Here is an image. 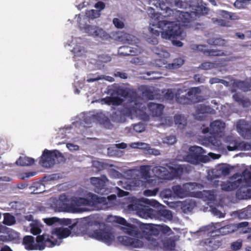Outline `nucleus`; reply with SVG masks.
Returning <instances> with one entry per match:
<instances>
[{
    "label": "nucleus",
    "instance_id": "nucleus-2",
    "mask_svg": "<svg viewBox=\"0 0 251 251\" xmlns=\"http://www.w3.org/2000/svg\"><path fill=\"white\" fill-rule=\"evenodd\" d=\"M126 99L127 101V105L121 112L124 115L130 116L132 119L139 117L143 120H147L148 116L147 111L153 117H159L162 114L164 109L162 104L150 102L147 104V109L146 104L137 96L136 93L128 94Z\"/></svg>",
    "mask_w": 251,
    "mask_h": 251
},
{
    "label": "nucleus",
    "instance_id": "nucleus-54",
    "mask_svg": "<svg viewBox=\"0 0 251 251\" xmlns=\"http://www.w3.org/2000/svg\"><path fill=\"white\" fill-rule=\"evenodd\" d=\"M176 141V138L175 136H168L164 138L163 142L170 145H173Z\"/></svg>",
    "mask_w": 251,
    "mask_h": 251
},
{
    "label": "nucleus",
    "instance_id": "nucleus-21",
    "mask_svg": "<svg viewBox=\"0 0 251 251\" xmlns=\"http://www.w3.org/2000/svg\"><path fill=\"white\" fill-rule=\"evenodd\" d=\"M241 183V179L238 176H233L228 180L221 184L222 189L225 191H231L235 189Z\"/></svg>",
    "mask_w": 251,
    "mask_h": 251
},
{
    "label": "nucleus",
    "instance_id": "nucleus-50",
    "mask_svg": "<svg viewBox=\"0 0 251 251\" xmlns=\"http://www.w3.org/2000/svg\"><path fill=\"white\" fill-rule=\"evenodd\" d=\"M213 22L217 25L223 26H230V23L229 21H226L222 19H219L218 18H213L212 19Z\"/></svg>",
    "mask_w": 251,
    "mask_h": 251
},
{
    "label": "nucleus",
    "instance_id": "nucleus-48",
    "mask_svg": "<svg viewBox=\"0 0 251 251\" xmlns=\"http://www.w3.org/2000/svg\"><path fill=\"white\" fill-rule=\"evenodd\" d=\"M233 98L235 100L240 102L244 107H248L250 105V102L249 100L243 99L242 96L238 94H234L233 96Z\"/></svg>",
    "mask_w": 251,
    "mask_h": 251
},
{
    "label": "nucleus",
    "instance_id": "nucleus-22",
    "mask_svg": "<svg viewBox=\"0 0 251 251\" xmlns=\"http://www.w3.org/2000/svg\"><path fill=\"white\" fill-rule=\"evenodd\" d=\"M238 132L245 138L251 137V125L245 120H240L236 126Z\"/></svg>",
    "mask_w": 251,
    "mask_h": 251
},
{
    "label": "nucleus",
    "instance_id": "nucleus-32",
    "mask_svg": "<svg viewBox=\"0 0 251 251\" xmlns=\"http://www.w3.org/2000/svg\"><path fill=\"white\" fill-rule=\"evenodd\" d=\"M201 245L204 247L208 251H212L217 249L219 247V243L214 238H209L201 242Z\"/></svg>",
    "mask_w": 251,
    "mask_h": 251
},
{
    "label": "nucleus",
    "instance_id": "nucleus-61",
    "mask_svg": "<svg viewBox=\"0 0 251 251\" xmlns=\"http://www.w3.org/2000/svg\"><path fill=\"white\" fill-rule=\"evenodd\" d=\"M147 154L157 156L160 154V152L159 150L151 148L150 147V149L148 150Z\"/></svg>",
    "mask_w": 251,
    "mask_h": 251
},
{
    "label": "nucleus",
    "instance_id": "nucleus-43",
    "mask_svg": "<svg viewBox=\"0 0 251 251\" xmlns=\"http://www.w3.org/2000/svg\"><path fill=\"white\" fill-rule=\"evenodd\" d=\"M130 146L132 148L139 149L144 150L146 154L147 153L148 150L150 148V145L143 142L132 143L130 144Z\"/></svg>",
    "mask_w": 251,
    "mask_h": 251
},
{
    "label": "nucleus",
    "instance_id": "nucleus-51",
    "mask_svg": "<svg viewBox=\"0 0 251 251\" xmlns=\"http://www.w3.org/2000/svg\"><path fill=\"white\" fill-rule=\"evenodd\" d=\"M9 241L16 240L19 239V234L17 232L10 229L7 233Z\"/></svg>",
    "mask_w": 251,
    "mask_h": 251
},
{
    "label": "nucleus",
    "instance_id": "nucleus-56",
    "mask_svg": "<svg viewBox=\"0 0 251 251\" xmlns=\"http://www.w3.org/2000/svg\"><path fill=\"white\" fill-rule=\"evenodd\" d=\"M181 91V90L178 91L177 93L175 94L174 92L172 89L167 90L165 94V97L168 99L172 100L174 98L175 95L176 97V95L178 93H180Z\"/></svg>",
    "mask_w": 251,
    "mask_h": 251
},
{
    "label": "nucleus",
    "instance_id": "nucleus-59",
    "mask_svg": "<svg viewBox=\"0 0 251 251\" xmlns=\"http://www.w3.org/2000/svg\"><path fill=\"white\" fill-rule=\"evenodd\" d=\"M158 192V189H155L153 190H146L144 192V195L145 196L150 197L155 196Z\"/></svg>",
    "mask_w": 251,
    "mask_h": 251
},
{
    "label": "nucleus",
    "instance_id": "nucleus-35",
    "mask_svg": "<svg viewBox=\"0 0 251 251\" xmlns=\"http://www.w3.org/2000/svg\"><path fill=\"white\" fill-rule=\"evenodd\" d=\"M172 191L175 197L179 198H183L186 197V192L183 186L181 187L178 185L174 186L172 187Z\"/></svg>",
    "mask_w": 251,
    "mask_h": 251
},
{
    "label": "nucleus",
    "instance_id": "nucleus-42",
    "mask_svg": "<svg viewBox=\"0 0 251 251\" xmlns=\"http://www.w3.org/2000/svg\"><path fill=\"white\" fill-rule=\"evenodd\" d=\"M184 63V60L181 58H177L171 64H168L165 67L169 70H173L180 68Z\"/></svg>",
    "mask_w": 251,
    "mask_h": 251
},
{
    "label": "nucleus",
    "instance_id": "nucleus-18",
    "mask_svg": "<svg viewBox=\"0 0 251 251\" xmlns=\"http://www.w3.org/2000/svg\"><path fill=\"white\" fill-rule=\"evenodd\" d=\"M106 221L110 223L115 222L122 225V229L126 233H131L133 230V225L127 223L126 220L122 217L110 215L107 218Z\"/></svg>",
    "mask_w": 251,
    "mask_h": 251
},
{
    "label": "nucleus",
    "instance_id": "nucleus-64",
    "mask_svg": "<svg viewBox=\"0 0 251 251\" xmlns=\"http://www.w3.org/2000/svg\"><path fill=\"white\" fill-rule=\"evenodd\" d=\"M93 165L94 167L97 168L98 170H100L104 168L103 164L99 161H94Z\"/></svg>",
    "mask_w": 251,
    "mask_h": 251
},
{
    "label": "nucleus",
    "instance_id": "nucleus-27",
    "mask_svg": "<svg viewBox=\"0 0 251 251\" xmlns=\"http://www.w3.org/2000/svg\"><path fill=\"white\" fill-rule=\"evenodd\" d=\"M95 7L98 10L92 9L86 12V15L88 19H94L99 18L100 15V11L104 8L105 4L103 2L99 1L95 4Z\"/></svg>",
    "mask_w": 251,
    "mask_h": 251
},
{
    "label": "nucleus",
    "instance_id": "nucleus-52",
    "mask_svg": "<svg viewBox=\"0 0 251 251\" xmlns=\"http://www.w3.org/2000/svg\"><path fill=\"white\" fill-rule=\"evenodd\" d=\"M113 24L118 28L122 29L125 26L124 20L122 18H114L113 20Z\"/></svg>",
    "mask_w": 251,
    "mask_h": 251
},
{
    "label": "nucleus",
    "instance_id": "nucleus-25",
    "mask_svg": "<svg viewBox=\"0 0 251 251\" xmlns=\"http://www.w3.org/2000/svg\"><path fill=\"white\" fill-rule=\"evenodd\" d=\"M230 151L235 150L247 151L251 150V142L234 141L227 146Z\"/></svg>",
    "mask_w": 251,
    "mask_h": 251
},
{
    "label": "nucleus",
    "instance_id": "nucleus-58",
    "mask_svg": "<svg viewBox=\"0 0 251 251\" xmlns=\"http://www.w3.org/2000/svg\"><path fill=\"white\" fill-rule=\"evenodd\" d=\"M219 15L224 18H225L226 19H231V20H234L235 19L232 18V16L231 15V14L229 12H227L226 11H220L219 13Z\"/></svg>",
    "mask_w": 251,
    "mask_h": 251
},
{
    "label": "nucleus",
    "instance_id": "nucleus-9",
    "mask_svg": "<svg viewBox=\"0 0 251 251\" xmlns=\"http://www.w3.org/2000/svg\"><path fill=\"white\" fill-rule=\"evenodd\" d=\"M151 167L150 166H141L140 171H131L130 174L135 176L131 183L135 186H146L147 184L155 185L156 180L150 175Z\"/></svg>",
    "mask_w": 251,
    "mask_h": 251
},
{
    "label": "nucleus",
    "instance_id": "nucleus-49",
    "mask_svg": "<svg viewBox=\"0 0 251 251\" xmlns=\"http://www.w3.org/2000/svg\"><path fill=\"white\" fill-rule=\"evenodd\" d=\"M96 101V102L100 101L102 104H103V103H106V104H112L114 105L118 104L120 103L119 100H117L116 99H114L113 98H111V97H107L105 99L98 100Z\"/></svg>",
    "mask_w": 251,
    "mask_h": 251
},
{
    "label": "nucleus",
    "instance_id": "nucleus-57",
    "mask_svg": "<svg viewBox=\"0 0 251 251\" xmlns=\"http://www.w3.org/2000/svg\"><path fill=\"white\" fill-rule=\"evenodd\" d=\"M58 220V218L54 217L52 218L44 219V221L45 223H46L48 225L50 226L57 222Z\"/></svg>",
    "mask_w": 251,
    "mask_h": 251
},
{
    "label": "nucleus",
    "instance_id": "nucleus-11",
    "mask_svg": "<svg viewBox=\"0 0 251 251\" xmlns=\"http://www.w3.org/2000/svg\"><path fill=\"white\" fill-rule=\"evenodd\" d=\"M169 169L168 170L162 166H155L152 169V172L155 177L162 179L171 180L174 177L180 175L183 172V169L180 165H167Z\"/></svg>",
    "mask_w": 251,
    "mask_h": 251
},
{
    "label": "nucleus",
    "instance_id": "nucleus-15",
    "mask_svg": "<svg viewBox=\"0 0 251 251\" xmlns=\"http://www.w3.org/2000/svg\"><path fill=\"white\" fill-rule=\"evenodd\" d=\"M233 167L228 164H221L216 166L212 170H209L207 171V179L212 180L215 178L226 176L229 175Z\"/></svg>",
    "mask_w": 251,
    "mask_h": 251
},
{
    "label": "nucleus",
    "instance_id": "nucleus-62",
    "mask_svg": "<svg viewBox=\"0 0 251 251\" xmlns=\"http://www.w3.org/2000/svg\"><path fill=\"white\" fill-rule=\"evenodd\" d=\"M162 124L164 126H171L173 123L171 118L169 117L162 119Z\"/></svg>",
    "mask_w": 251,
    "mask_h": 251
},
{
    "label": "nucleus",
    "instance_id": "nucleus-10",
    "mask_svg": "<svg viewBox=\"0 0 251 251\" xmlns=\"http://www.w3.org/2000/svg\"><path fill=\"white\" fill-rule=\"evenodd\" d=\"M189 152L183 151L179 152L177 156V160L181 161H186L192 164L197 165L203 161L204 150L201 147L193 146L190 147Z\"/></svg>",
    "mask_w": 251,
    "mask_h": 251
},
{
    "label": "nucleus",
    "instance_id": "nucleus-41",
    "mask_svg": "<svg viewBox=\"0 0 251 251\" xmlns=\"http://www.w3.org/2000/svg\"><path fill=\"white\" fill-rule=\"evenodd\" d=\"M160 240L156 239L153 237H150L148 240V248L152 249H157L162 248L161 244L160 243Z\"/></svg>",
    "mask_w": 251,
    "mask_h": 251
},
{
    "label": "nucleus",
    "instance_id": "nucleus-24",
    "mask_svg": "<svg viewBox=\"0 0 251 251\" xmlns=\"http://www.w3.org/2000/svg\"><path fill=\"white\" fill-rule=\"evenodd\" d=\"M117 39L123 43L131 44L135 46L138 40L134 36L124 32H119L117 33Z\"/></svg>",
    "mask_w": 251,
    "mask_h": 251
},
{
    "label": "nucleus",
    "instance_id": "nucleus-55",
    "mask_svg": "<svg viewBox=\"0 0 251 251\" xmlns=\"http://www.w3.org/2000/svg\"><path fill=\"white\" fill-rule=\"evenodd\" d=\"M242 245V241L240 239L237 240L236 242H233L231 247L233 250L237 251L241 249Z\"/></svg>",
    "mask_w": 251,
    "mask_h": 251
},
{
    "label": "nucleus",
    "instance_id": "nucleus-31",
    "mask_svg": "<svg viewBox=\"0 0 251 251\" xmlns=\"http://www.w3.org/2000/svg\"><path fill=\"white\" fill-rule=\"evenodd\" d=\"M236 196L240 200L251 198V186L247 185L240 187L236 193Z\"/></svg>",
    "mask_w": 251,
    "mask_h": 251
},
{
    "label": "nucleus",
    "instance_id": "nucleus-30",
    "mask_svg": "<svg viewBox=\"0 0 251 251\" xmlns=\"http://www.w3.org/2000/svg\"><path fill=\"white\" fill-rule=\"evenodd\" d=\"M155 215V220H159L164 222L172 220L173 217L172 212L165 209L156 210V213Z\"/></svg>",
    "mask_w": 251,
    "mask_h": 251
},
{
    "label": "nucleus",
    "instance_id": "nucleus-34",
    "mask_svg": "<svg viewBox=\"0 0 251 251\" xmlns=\"http://www.w3.org/2000/svg\"><path fill=\"white\" fill-rule=\"evenodd\" d=\"M212 112V109L209 106L199 104L196 109V113H194V116L195 119L201 120L202 116L200 115L201 114L210 113Z\"/></svg>",
    "mask_w": 251,
    "mask_h": 251
},
{
    "label": "nucleus",
    "instance_id": "nucleus-3",
    "mask_svg": "<svg viewBox=\"0 0 251 251\" xmlns=\"http://www.w3.org/2000/svg\"><path fill=\"white\" fill-rule=\"evenodd\" d=\"M72 226L69 227H60L54 229L50 235L45 234L38 236L36 242L34 238L31 236H26L23 239V244L27 250H43L45 247H52L59 245L62 239L68 237L71 234Z\"/></svg>",
    "mask_w": 251,
    "mask_h": 251
},
{
    "label": "nucleus",
    "instance_id": "nucleus-63",
    "mask_svg": "<svg viewBox=\"0 0 251 251\" xmlns=\"http://www.w3.org/2000/svg\"><path fill=\"white\" fill-rule=\"evenodd\" d=\"M234 6L239 8H244L246 6V4L242 0H236L234 2Z\"/></svg>",
    "mask_w": 251,
    "mask_h": 251
},
{
    "label": "nucleus",
    "instance_id": "nucleus-33",
    "mask_svg": "<svg viewBox=\"0 0 251 251\" xmlns=\"http://www.w3.org/2000/svg\"><path fill=\"white\" fill-rule=\"evenodd\" d=\"M176 241L175 237H165L161 241L162 247L168 251H174L176 246Z\"/></svg>",
    "mask_w": 251,
    "mask_h": 251
},
{
    "label": "nucleus",
    "instance_id": "nucleus-16",
    "mask_svg": "<svg viewBox=\"0 0 251 251\" xmlns=\"http://www.w3.org/2000/svg\"><path fill=\"white\" fill-rule=\"evenodd\" d=\"M145 228L143 231L150 235H158L159 232H161L164 235H171L173 232L171 229L166 225H156L155 226H152L150 225H144L141 227Z\"/></svg>",
    "mask_w": 251,
    "mask_h": 251
},
{
    "label": "nucleus",
    "instance_id": "nucleus-40",
    "mask_svg": "<svg viewBox=\"0 0 251 251\" xmlns=\"http://www.w3.org/2000/svg\"><path fill=\"white\" fill-rule=\"evenodd\" d=\"M152 51L155 54L158 55V57L160 58H167L170 56L169 53L162 47H154L152 49Z\"/></svg>",
    "mask_w": 251,
    "mask_h": 251
},
{
    "label": "nucleus",
    "instance_id": "nucleus-44",
    "mask_svg": "<svg viewBox=\"0 0 251 251\" xmlns=\"http://www.w3.org/2000/svg\"><path fill=\"white\" fill-rule=\"evenodd\" d=\"M30 232L34 235H37L41 232V225L36 221H32L30 224Z\"/></svg>",
    "mask_w": 251,
    "mask_h": 251
},
{
    "label": "nucleus",
    "instance_id": "nucleus-45",
    "mask_svg": "<svg viewBox=\"0 0 251 251\" xmlns=\"http://www.w3.org/2000/svg\"><path fill=\"white\" fill-rule=\"evenodd\" d=\"M3 223L7 226H12L16 223L15 217L9 213H4L3 215Z\"/></svg>",
    "mask_w": 251,
    "mask_h": 251
},
{
    "label": "nucleus",
    "instance_id": "nucleus-46",
    "mask_svg": "<svg viewBox=\"0 0 251 251\" xmlns=\"http://www.w3.org/2000/svg\"><path fill=\"white\" fill-rule=\"evenodd\" d=\"M232 84L234 87H236L244 91H247L250 89V87L247 82L239 80H236L234 81Z\"/></svg>",
    "mask_w": 251,
    "mask_h": 251
},
{
    "label": "nucleus",
    "instance_id": "nucleus-47",
    "mask_svg": "<svg viewBox=\"0 0 251 251\" xmlns=\"http://www.w3.org/2000/svg\"><path fill=\"white\" fill-rule=\"evenodd\" d=\"M221 208L222 207L219 206L217 207L210 206L209 211H211L214 216L218 218H224L225 216V213L220 210Z\"/></svg>",
    "mask_w": 251,
    "mask_h": 251
},
{
    "label": "nucleus",
    "instance_id": "nucleus-1",
    "mask_svg": "<svg viewBox=\"0 0 251 251\" xmlns=\"http://www.w3.org/2000/svg\"><path fill=\"white\" fill-rule=\"evenodd\" d=\"M150 17L148 27V34L146 36L147 41L154 45L158 43V37L161 33V37L165 39L171 40L173 45L182 47V43L179 40H183L186 34L180 25L181 22L170 21L163 20L161 14L155 12L152 7L148 10Z\"/></svg>",
    "mask_w": 251,
    "mask_h": 251
},
{
    "label": "nucleus",
    "instance_id": "nucleus-39",
    "mask_svg": "<svg viewBox=\"0 0 251 251\" xmlns=\"http://www.w3.org/2000/svg\"><path fill=\"white\" fill-rule=\"evenodd\" d=\"M175 123L177 127L182 129L186 125V119L183 116L177 115L175 116Z\"/></svg>",
    "mask_w": 251,
    "mask_h": 251
},
{
    "label": "nucleus",
    "instance_id": "nucleus-38",
    "mask_svg": "<svg viewBox=\"0 0 251 251\" xmlns=\"http://www.w3.org/2000/svg\"><path fill=\"white\" fill-rule=\"evenodd\" d=\"M221 64L219 63H211L208 62H205L202 63L200 66V68L202 70H209L213 69H218L220 71L221 70L220 69V67L221 66Z\"/></svg>",
    "mask_w": 251,
    "mask_h": 251
},
{
    "label": "nucleus",
    "instance_id": "nucleus-29",
    "mask_svg": "<svg viewBox=\"0 0 251 251\" xmlns=\"http://www.w3.org/2000/svg\"><path fill=\"white\" fill-rule=\"evenodd\" d=\"M177 207H179L183 212H191L196 206L195 202L193 200H187L184 201H178L176 202Z\"/></svg>",
    "mask_w": 251,
    "mask_h": 251
},
{
    "label": "nucleus",
    "instance_id": "nucleus-53",
    "mask_svg": "<svg viewBox=\"0 0 251 251\" xmlns=\"http://www.w3.org/2000/svg\"><path fill=\"white\" fill-rule=\"evenodd\" d=\"M153 88L151 87H146L145 91L143 92V96L147 99H152L153 98L154 95L152 93V90Z\"/></svg>",
    "mask_w": 251,
    "mask_h": 251
},
{
    "label": "nucleus",
    "instance_id": "nucleus-8",
    "mask_svg": "<svg viewBox=\"0 0 251 251\" xmlns=\"http://www.w3.org/2000/svg\"><path fill=\"white\" fill-rule=\"evenodd\" d=\"M248 225V223L246 222L239 223L237 226L234 225L222 226L220 223H212L207 226L201 227L195 233L203 234L205 231H208V233L214 234L215 235H225L233 232L236 230L237 227L239 228L246 227Z\"/></svg>",
    "mask_w": 251,
    "mask_h": 251
},
{
    "label": "nucleus",
    "instance_id": "nucleus-4",
    "mask_svg": "<svg viewBox=\"0 0 251 251\" xmlns=\"http://www.w3.org/2000/svg\"><path fill=\"white\" fill-rule=\"evenodd\" d=\"M116 197L111 195L105 197H99L97 195L89 193L86 198L74 197L72 202L77 207L88 206L93 209H104L116 204Z\"/></svg>",
    "mask_w": 251,
    "mask_h": 251
},
{
    "label": "nucleus",
    "instance_id": "nucleus-60",
    "mask_svg": "<svg viewBox=\"0 0 251 251\" xmlns=\"http://www.w3.org/2000/svg\"><path fill=\"white\" fill-rule=\"evenodd\" d=\"M134 130L137 132H142L145 130V126L142 124H136L133 126Z\"/></svg>",
    "mask_w": 251,
    "mask_h": 251
},
{
    "label": "nucleus",
    "instance_id": "nucleus-5",
    "mask_svg": "<svg viewBox=\"0 0 251 251\" xmlns=\"http://www.w3.org/2000/svg\"><path fill=\"white\" fill-rule=\"evenodd\" d=\"M80 223L86 226H98L96 229L89 232V236L108 245L111 244L115 239L114 234L108 229L104 227V225L100 224L94 217H85L80 220Z\"/></svg>",
    "mask_w": 251,
    "mask_h": 251
},
{
    "label": "nucleus",
    "instance_id": "nucleus-28",
    "mask_svg": "<svg viewBox=\"0 0 251 251\" xmlns=\"http://www.w3.org/2000/svg\"><path fill=\"white\" fill-rule=\"evenodd\" d=\"M75 18L80 30L85 33L88 28V27L91 25L88 24L89 19L86 16V14L82 13L76 15Z\"/></svg>",
    "mask_w": 251,
    "mask_h": 251
},
{
    "label": "nucleus",
    "instance_id": "nucleus-7",
    "mask_svg": "<svg viewBox=\"0 0 251 251\" xmlns=\"http://www.w3.org/2000/svg\"><path fill=\"white\" fill-rule=\"evenodd\" d=\"M141 225L140 226V229L142 231L143 233L141 234L140 231L137 230L135 226L133 225V230L131 233H128V234L132 235V237H128L127 236H119L118 238V240L122 245L127 246L130 248L136 249H142L147 248L145 241L146 239L143 237V236L147 234L143 231L145 230V228L142 229L141 227L143 226Z\"/></svg>",
    "mask_w": 251,
    "mask_h": 251
},
{
    "label": "nucleus",
    "instance_id": "nucleus-20",
    "mask_svg": "<svg viewBox=\"0 0 251 251\" xmlns=\"http://www.w3.org/2000/svg\"><path fill=\"white\" fill-rule=\"evenodd\" d=\"M225 128V123L220 120H216L210 124V128L206 127L202 129L203 133L209 132L211 134H219Z\"/></svg>",
    "mask_w": 251,
    "mask_h": 251
},
{
    "label": "nucleus",
    "instance_id": "nucleus-36",
    "mask_svg": "<svg viewBox=\"0 0 251 251\" xmlns=\"http://www.w3.org/2000/svg\"><path fill=\"white\" fill-rule=\"evenodd\" d=\"M34 163V159L26 156H20L16 162L18 165L20 166H30Z\"/></svg>",
    "mask_w": 251,
    "mask_h": 251
},
{
    "label": "nucleus",
    "instance_id": "nucleus-13",
    "mask_svg": "<svg viewBox=\"0 0 251 251\" xmlns=\"http://www.w3.org/2000/svg\"><path fill=\"white\" fill-rule=\"evenodd\" d=\"M200 89L194 87L190 89L187 93L181 90L176 95V99L178 102L183 104L188 103L189 101L197 102L203 100L200 95Z\"/></svg>",
    "mask_w": 251,
    "mask_h": 251
},
{
    "label": "nucleus",
    "instance_id": "nucleus-26",
    "mask_svg": "<svg viewBox=\"0 0 251 251\" xmlns=\"http://www.w3.org/2000/svg\"><path fill=\"white\" fill-rule=\"evenodd\" d=\"M107 180L105 176H102L101 178L99 177H92L91 183L96 187L95 191L98 193L102 194L104 191V186L106 181Z\"/></svg>",
    "mask_w": 251,
    "mask_h": 251
},
{
    "label": "nucleus",
    "instance_id": "nucleus-23",
    "mask_svg": "<svg viewBox=\"0 0 251 251\" xmlns=\"http://www.w3.org/2000/svg\"><path fill=\"white\" fill-rule=\"evenodd\" d=\"M142 49L138 46H123L119 48L118 53L121 55H136L141 53Z\"/></svg>",
    "mask_w": 251,
    "mask_h": 251
},
{
    "label": "nucleus",
    "instance_id": "nucleus-12",
    "mask_svg": "<svg viewBox=\"0 0 251 251\" xmlns=\"http://www.w3.org/2000/svg\"><path fill=\"white\" fill-rule=\"evenodd\" d=\"M183 187L186 192V196L189 194L191 196L199 197L203 200V201H214L216 195L213 191H203L201 190L202 189V186L196 183H187L183 184Z\"/></svg>",
    "mask_w": 251,
    "mask_h": 251
},
{
    "label": "nucleus",
    "instance_id": "nucleus-6",
    "mask_svg": "<svg viewBox=\"0 0 251 251\" xmlns=\"http://www.w3.org/2000/svg\"><path fill=\"white\" fill-rule=\"evenodd\" d=\"M143 204L156 207L159 205V203L155 200L142 198L139 199H134L132 203L129 205L128 208L129 210L136 211L137 214L142 218L154 219L156 210L148 206H143Z\"/></svg>",
    "mask_w": 251,
    "mask_h": 251
},
{
    "label": "nucleus",
    "instance_id": "nucleus-14",
    "mask_svg": "<svg viewBox=\"0 0 251 251\" xmlns=\"http://www.w3.org/2000/svg\"><path fill=\"white\" fill-rule=\"evenodd\" d=\"M63 156L57 150L49 151L45 150L40 161V164L44 167L50 168L56 163L63 160Z\"/></svg>",
    "mask_w": 251,
    "mask_h": 251
},
{
    "label": "nucleus",
    "instance_id": "nucleus-19",
    "mask_svg": "<svg viewBox=\"0 0 251 251\" xmlns=\"http://www.w3.org/2000/svg\"><path fill=\"white\" fill-rule=\"evenodd\" d=\"M85 33L93 37L102 39H106L109 37V34L102 28L96 25L89 26Z\"/></svg>",
    "mask_w": 251,
    "mask_h": 251
},
{
    "label": "nucleus",
    "instance_id": "nucleus-17",
    "mask_svg": "<svg viewBox=\"0 0 251 251\" xmlns=\"http://www.w3.org/2000/svg\"><path fill=\"white\" fill-rule=\"evenodd\" d=\"M81 39L80 38H72L69 40L67 44L71 47L70 50L74 53V57H84L85 55L84 48L80 45Z\"/></svg>",
    "mask_w": 251,
    "mask_h": 251
},
{
    "label": "nucleus",
    "instance_id": "nucleus-37",
    "mask_svg": "<svg viewBox=\"0 0 251 251\" xmlns=\"http://www.w3.org/2000/svg\"><path fill=\"white\" fill-rule=\"evenodd\" d=\"M230 216L233 218L238 219H247L250 217L248 211L245 209L233 211L230 213Z\"/></svg>",
    "mask_w": 251,
    "mask_h": 251
}]
</instances>
